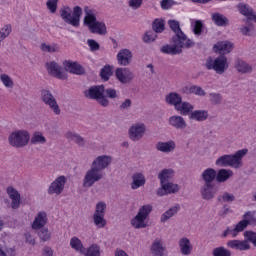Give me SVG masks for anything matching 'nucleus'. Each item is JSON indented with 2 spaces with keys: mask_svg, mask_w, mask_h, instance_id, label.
I'll return each mask as SVG.
<instances>
[{
  "mask_svg": "<svg viewBox=\"0 0 256 256\" xmlns=\"http://www.w3.org/2000/svg\"><path fill=\"white\" fill-rule=\"evenodd\" d=\"M65 183H67V178L65 176H59L50 184L48 195H61L65 189Z\"/></svg>",
  "mask_w": 256,
  "mask_h": 256,
  "instance_id": "nucleus-14",
  "label": "nucleus"
},
{
  "mask_svg": "<svg viewBox=\"0 0 256 256\" xmlns=\"http://www.w3.org/2000/svg\"><path fill=\"white\" fill-rule=\"evenodd\" d=\"M133 61V53L129 49H122L117 54V62L121 67H127L131 65Z\"/></svg>",
  "mask_w": 256,
  "mask_h": 256,
  "instance_id": "nucleus-17",
  "label": "nucleus"
},
{
  "mask_svg": "<svg viewBox=\"0 0 256 256\" xmlns=\"http://www.w3.org/2000/svg\"><path fill=\"white\" fill-rule=\"evenodd\" d=\"M181 209V206L179 204H176L174 207L168 209L161 215V223H167L171 217H175L177 213H179V210Z\"/></svg>",
  "mask_w": 256,
  "mask_h": 256,
  "instance_id": "nucleus-36",
  "label": "nucleus"
},
{
  "mask_svg": "<svg viewBox=\"0 0 256 256\" xmlns=\"http://www.w3.org/2000/svg\"><path fill=\"white\" fill-rule=\"evenodd\" d=\"M231 177H233V170L220 169L216 172V181L218 183H225V181L231 179Z\"/></svg>",
  "mask_w": 256,
  "mask_h": 256,
  "instance_id": "nucleus-37",
  "label": "nucleus"
},
{
  "mask_svg": "<svg viewBox=\"0 0 256 256\" xmlns=\"http://www.w3.org/2000/svg\"><path fill=\"white\" fill-rule=\"evenodd\" d=\"M249 225H251V221L247 219H243L236 224L235 228H236V231H239L241 233L242 231H245V229H247Z\"/></svg>",
  "mask_w": 256,
  "mask_h": 256,
  "instance_id": "nucleus-55",
  "label": "nucleus"
},
{
  "mask_svg": "<svg viewBox=\"0 0 256 256\" xmlns=\"http://www.w3.org/2000/svg\"><path fill=\"white\" fill-rule=\"evenodd\" d=\"M168 123L174 129H179L183 131V129H187V122L183 116L174 115L168 119Z\"/></svg>",
  "mask_w": 256,
  "mask_h": 256,
  "instance_id": "nucleus-25",
  "label": "nucleus"
},
{
  "mask_svg": "<svg viewBox=\"0 0 256 256\" xmlns=\"http://www.w3.org/2000/svg\"><path fill=\"white\" fill-rule=\"evenodd\" d=\"M81 15H83V9L81 6H75L72 12V26L79 27V22L81 21Z\"/></svg>",
  "mask_w": 256,
  "mask_h": 256,
  "instance_id": "nucleus-39",
  "label": "nucleus"
},
{
  "mask_svg": "<svg viewBox=\"0 0 256 256\" xmlns=\"http://www.w3.org/2000/svg\"><path fill=\"white\" fill-rule=\"evenodd\" d=\"M153 211V205L146 204L139 208L138 213L134 218L131 219L130 225L134 227V229H145L147 228V224L145 223V220L149 215H151V212Z\"/></svg>",
  "mask_w": 256,
  "mask_h": 256,
  "instance_id": "nucleus-6",
  "label": "nucleus"
},
{
  "mask_svg": "<svg viewBox=\"0 0 256 256\" xmlns=\"http://www.w3.org/2000/svg\"><path fill=\"white\" fill-rule=\"evenodd\" d=\"M215 184H204L200 188V195L204 201H211V199H215Z\"/></svg>",
  "mask_w": 256,
  "mask_h": 256,
  "instance_id": "nucleus-19",
  "label": "nucleus"
},
{
  "mask_svg": "<svg viewBox=\"0 0 256 256\" xmlns=\"http://www.w3.org/2000/svg\"><path fill=\"white\" fill-rule=\"evenodd\" d=\"M113 163V158L107 155H101L96 157L90 169H88L85 173V176L82 181V187L85 189H91L93 185L99 183L101 179H103V171L109 167Z\"/></svg>",
  "mask_w": 256,
  "mask_h": 256,
  "instance_id": "nucleus-1",
  "label": "nucleus"
},
{
  "mask_svg": "<svg viewBox=\"0 0 256 256\" xmlns=\"http://www.w3.org/2000/svg\"><path fill=\"white\" fill-rule=\"evenodd\" d=\"M152 29L156 33H163L165 31V21L155 19L152 24Z\"/></svg>",
  "mask_w": 256,
  "mask_h": 256,
  "instance_id": "nucleus-49",
  "label": "nucleus"
},
{
  "mask_svg": "<svg viewBox=\"0 0 256 256\" xmlns=\"http://www.w3.org/2000/svg\"><path fill=\"white\" fill-rule=\"evenodd\" d=\"M237 9L241 15H243L244 17H247L248 21H255L256 23V14L253 11V9L249 7V5L245 3H239L237 5Z\"/></svg>",
  "mask_w": 256,
  "mask_h": 256,
  "instance_id": "nucleus-23",
  "label": "nucleus"
},
{
  "mask_svg": "<svg viewBox=\"0 0 256 256\" xmlns=\"http://www.w3.org/2000/svg\"><path fill=\"white\" fill-rule=\"evenodd\" d=\"M173 5H178L177 1L175 0H162L160 2L161 9L167 11L173 7Z\"/></svg>",
  "mask_w": 256,
  "mask_h": 256,
  "instance_id": "nucleus-57",
  "label": "nucleus"
},
{
  "mask_svg": "<svg viewBox=\"0 0 256 256\" xmlns=\"http://www.w3.org/2000/svg\"><path fill=\"white\" fill-rule=\"evenodd\" d=\"M189 93L198 95L199 97H205V95H207L205 90H203V88H201V86H197V85L190 86Z\"/></svg>",
  "mask_w": 256,
  "mask_h": 256,
  "instance_id": "nucleus-52",
  "label": "nucleus"
},
{
  "mask_svg": "<svg viewBox=\"0 0 256 256\" xmlns=\"http://www.w3.org/2000/svg\"><path fill=\"white\" fill-rule=\"evenodd\" d=\"M44 225H47V213L39 212L32 224V229H43Z\"/></svg>",
  "mask_w": 256,
  "mask_h": 256,
  "instance_id": "nucleus-34",
  "label": "nucleus"
},
{
  "mask_svg": "<svg viewBox=\"0 0 256 256\" xmlns=\"http://www.w3.org/2000/svg\"><path fill=\"white\" fill-rule=\"evenodd\" d=\"M194 35H201L203 33V22L201 20H196L193 28Z\"/></svg>",
  "mask_w": 256,
  "mask_h": 256,
  "instance_id": "nucleus-61",
  "label": "nucleus"
},
{
  "mask_svg": "<svg viewBox=\"0 0 256 256\" xmlns=\"http://www.w3.org/2000/svg\"><path fill=\"white\" fill-rule=\"evenodd\" d=\"M212 255L213 256H231V250L223 246H219L213 249Z\"/></svg>",
  "mask_w": 256,
  "mask_h": 256,
  "instance_id": "nucleus-48",
  "label": "nucleus"
},
{
  "mask_svg": "<svg viewBox=\"0 0 256 256\" xmlns=\"http://www.w3.org/2000/svg\"><path fill=\"white\" fill-rule=\"evenodd\" d=\"M175 147H177V144L173 140L156 144L157 151H161V153H171V151H175Z\"/></svg>",
  "mask_w": 256,
  "mask_h": 256,
  "instance_id": "nucleus-29",
  "label": "nucleus"
},
{
  "mask_svg": "<svg viewBox=\"0 0 256 256\" xmlns=\"http://www.w3.org/2000/svg\"><path fill=\"white\" fill-rule=\"evenodd\" d=\"M249 153V150L247 148L238 150L235 152V154H226L221 157H219L215 165L217 167H233V169H240V167H243V157Z\"/></svg>",
  "mask_w": 256,
  "mask_h": 256,
  "instance_id": "nucleus-2",
  "label": "nucleus"
},
{
  "mask_svg": "<svg viewBox=\"0 0 256 256\" xmlns=\"http://www.w3.org/2000/svg\"><path fill=\"white\" fill-rule=\"evenodd\" d=\"M171 193H179V185L173 182H166L161 184V187L157 189L156 194L158 197H163L165 195H171Z\"/></svg>",
  "mask_w": 256,
  "mask_h": 256,
  "instance_id": "nucleus-18",
  "label": "nucleus"
},
{
  "mask_svg": "<svg viewBox=\"0 0 256 256\" xmlns=\"http://www.w3.org/2000/svg\"><path fill=\"white\" fill-rule=\"evenodd\" d=\"M115 77L120 83L127 85V83H131L135 79V74L129 68H117Z\"/></svg>",
  "mask_w": 256,
  "mask_h": 256,
  "instance_id": "nucleus-13",
  "label": "nucleus"
},
{
  "mask_svg": "<svg viewBox=\"0 0 256 256\" xmlns=\"http://www.w3.org/2000/svg\"><path fill=\"white\" fill-rule=\"evenodd\" d=\"M166 248L163 244V240L156 238L151 246H150V253L152 256H165Z\"/></svg>",
  "mask_w": 256,
  "mask_h": 256,
  "instance_id": "nucleus-21",
  "label": "nucleus"
},
{
  "mask_svg": "<svg viewBox=\"0 0 256 256\" xmlns=\"http://www.w3.org/2000/svg\"><path fill=\"white\" fill-rule=\"evenodd\" d=\"M7 194L9 196V199H11V207L13 209H19V207H21V194H19V191L9 186L7 188Z\"/></svg>",
  "mask_w": 256,
  "mask_h": 256,
  "instance_id": "nucleus-20",
  "label": "nucleus"
},
{
  "mask_svg": "<svg viewBox=\"0 0 256 256\" xmlns=\"http://www.w3.org/2000/svg\"><path fill=\"white\" fill-rule=\"evenodd\" d=\"M48 75L55 77L56 79H67V74L63 72V67H61L57 62L51 61L45 64Z\"/></svg>",
  "mask_w": 256,
  "mask_h": 256,
  "instance_id": "nucleus-12",
  "label": "nucleus"
},
{
  "mask_svg": "<svg viewBox=\"0 0 256 256\" xmlns=\"http://www.w3.org/2000/svg\"><path fill=\"white\" fill-rule=\"evenodd\" d=\"M201 179L204 181V184H213V181L217 179V170L213 168L205 169L201 174Z\"/></svg>",
  "mask_w": 256,
  "mask_h": 256,
  "instance_id": "nucleus-28",
  "label": "nucleus"
},
{
  "mask_svg": "<svg viewBox=\"0 0 256 256\" xmlns=\"http://www.w3.org/2000/svg\"><path fill=\"white\" fill-rule=\"evenodd\" d=\"M70 247L79 253H85V247H83V242L78 239L76 236L72 237L70 240Z\"/></svg>",
  "mask_w": 256,
  "mask_h": 256,
  "instance_id": "nucleus-42",
  "label": "nucleus"
},
{
  "mask_svg": "<svg viewBox=\"0 0 256 256\" xmlns=\"http://www.w3.org/2000/svg\"><path fill=\"white\" fill-rule=\"evenodd\" d=\"M84 25L88 27L90 33L94 35H107V26L104 22H100L97 20L95 14H93V10L89 7L84 8Z\"/></svg>",
  "mask_w": 256,
  "mask_h": 256,
  "instance_id": "nucleus-4",
  "label": "nucleus"
},
{
  "mask_svg": "<svg viewBox=\"0 0 256 256\" xmlns=\"http://www.w3.org/2000/svg\"><path fill=\"white\" fill-rule=\"evenodd\" d=\"M157 39L156 32L153 31H147L143 37L144 43H153Z\"/></svg>",
  "mask_w": 256,
  "mask_h": 256,
  "instance_id": "nucleus-56",
  "label": "nucleus"
},
{
  "mask_svg": "<svg viewBox=\"0 0 256 256\" xmlns=\"http://www.w3.org/2000/svg\"><path fill=\"white\" fill-rule=\"evenodd\" d=\"M73 11L69 6H63V8L60 10V17L63 19L64 23H67L68 25H73Z\"/></svg>",
  "mask_w": 256,
  "mask_h": 256,
  "instance_id": "nucleus-35",
  "label": "nucleus"
},
{
  "mask_svg": "<svg viewBox=\"0 0 256 256\" xmlns=\"http://www.w3.org/2000/svg\"><path fill=\"white\" fill-rule=\"evenodd\" d=\"M133 106V100L126 98L124 101H122L118 107L119 111H129L131 107Z\"/></svg>",
  "mask_w": 256,
  "mask_h": 256,
  "instance_id": "nucleus-53",
  "label": "nucleus"
},
{
  "mask_svg": "<svg viewBox=\"0 0 256 256\" xmlns=\"http://www.w3.org/2000/svg\"><path fill=\"white\" fill-rule=\"evenodd\" d=\"M244 241H246V243H252V245L256 247V232L251 230L245 231Z\"/></svg>",
  "mask_w": 256,
  "mask_h": 256,
  "instance_id": "nucleus-46",
  "label": "nucleus"
},
{
  "mask_svg": "<svg viewBox=\"0 0 256 256\" xmlns=\"http://www.w3.org/2000/svg\"><path fill=\"white\" fill-rule=\"evenodd\" d=\"M147 128L143 123H136L132 125L129 129V137L131 141H141L143 135H145Z\"/></svg>",
  "mask_w": 256,
  "mask_h": 256,
  "instance_id": "nucleus-15",
  "label": "nucleus"
},
{
  "mask_svg": "<svg viewBox=\"0 0 256 256\" xmlns=\"http://www.w3.org/2000/svg\"><path fill=\"white\" fill-rule=\"evenodd\" d=\"M235 69L238 71V73L242 74L251 73V71H253V68L251 65H249V63L239 58L235 61Z\"/></svg>",
  "mask_w": 256,
  "mask_h": 256,
  "instance_id": "nucleus-32",
  "label": "nucleus"
},
{
  "mask_svg": "<svg viewBox=\"0 0 256 256\" xmlns=\"http://www.w3.org/2000/svg\"><path fill=\"white\" fill-rule=\"evenodd\" d=\"M31 136H29V132L25 130H18L12 132L8 137V143L11 147H15L16 149H21L23 147H27L29 144V140Z\"/></svg>",
  "mask_w": 256,
  "mask_h": 256,
  "instance_id": "nucleus-7",
  "label": "nucleus"
},
{
  "mask_svg": "<svg viewBox=\"0 0 256 256\" xmlns=\"http://www.w3.org/2000/svg\"><path fill=\"white\" fill-rule=\"evenodd\" d=\"M38 237L45 243L51 240V233L49 232V229L42 228L38 231Z\"/></svg>",
  "mask_w": 256,
  "mask_h": 256,
  "instance_id": "nucleus-50",
  "label": "nucleus"
},
{
  "mask_svg": "<svg viewBox=\"0 0 256 256\" xmlns=\"http://www.w3.org/2000/svg\"><path fill=\"white\" fill-rule=\"evenodd\" d=\"M31 145H45L47 143V138L43 136L41 132H34L30 139Z\"/></svg>",
  "mask_w": 256,
  "mask_h": 256,
  "instance_id": "nucleus-40",
  "label": "nucleus"
},
{
  "mask_svg": "<svg viewBox=\"0 0 256 256\" xmlns=\"http://www.w3.org/2000/svg\"><path fill=\"white\" fill-rule=\"evenodd\" d=\"M105 209H107V204H105V202H99L96 205V209L94 214L96 215H105Z\"/></svg>",
  "mask_w": 256,
  "mask_h": 256,
  "instance_id": "nucleus-62",
  "label": "nucleus"
},
{
  "mask_svg": "<svg viewBox=\"0 0 256 256\" xmlns=\"http://www.w3.org/2000/svg\"><path fill=\"white\" fill-rule=\"evenodd\" d=\"M0 80L5 87H7L8 89H13L15 84L13 83V80L11 79V77H9V75L1 74Z\"/></svg>",
  "mask_w": 256,
  "mask_h": 256,
  "instance_id": "nucleus-51",
  "label": "nucleus"
},
{
  "mask_svg": "<svg viewBox=\"0 0 256 256\" xmlns=\"http://www.w3.org/2000/svg\"><path fill=\"white\" fill-rule=\"evenodd\" d=\"M172 178H173V169H163L158 174V179L160 181V185L169 183V180Z\"/></svg>",
  "mask_w": 256,
  "mask_h": 256,
  "instance_id": "nucleus-38",
  "label": "nucleus"
},
{
  "mask_svg": "<svg viewBox=\"0 0 256 256\" xmlns=\"http://www.w3.org/2000/svg\"><path fill=\"white\" fill-rule=\"evenodd\" d=\"M229 249H236V251H249L251 244L244 240H229L226 243Z\"/></svg>",
  "mask_w": 256,
  "mask_h": 256,
  "instance_id": "nucleus-22",
  "label": "nucleus"
},
{
  "mask_svg": "<svg viewBox=\"0 0 256 256\" xmlns=\"http://www.w3.org/2000/svg\"><path fill=\"white\" fill-rule=\"evenodd\" d=\"M103 97L105 98V101H103V107H109L111 99L112 101H115V99H119V90L115 88H106L104 86V93Z\"/></svg>",
  "mask_w": 256,
  "mask_h": 256,
  "instance_id": "nucleus-24",
  "label": "nucleus"
},
{
  "mask_svg": "<svg viewBox=\"0 0 256 256\" xmlns=\"http://www.w3.org/2000/svg\"><path fill=\"white\" fill-rule=\"evenodd\" d=\"M251 31H253V24H250L249 26H242L240 28V33L245 37L251 36Z\"/></svg>",
  "mask_w": 256,
  "mask_h": 256,
  "instance_id": "nucleus-63",
  "label": "nucleus"
},
{
  "mask_svg": "<svg viewBox=\"0 0 256 256\" xmlns=\"http://www.w3.org/2000/svg\"><path fill=\"white\" fill-rule=\"evenodd\" d=\"M143 5V0H130L129 1V7L132 9H139Z\"/></svg>",
  "mask_w": 256,
  "mask_h": 256,
  "instance_id": "nucleus-64",
  "label": "nucleus"
},
{
  "mask_svg": "<svg viewBox=\"0 0 256 256\" xmlns=\"http://www.w3.org/2000/svg\"><path fill=\"white\" fill-rule=\"evenodd\" d=\"M214 49L215 53L226 55L227 53H231L233 51V43L229 41L218 42L214 45Z\"/></svg>",
  "mask_w": 256,
  "mask_h": 256,
  "instance_id": "nucleus-26",
  "label": "nucleus"
},
{
  "mask_svg": "<svg viewBox=\"0 0 256 256\" xmlns=\"http://www.w3.org/2000/svg\"><path fill=\"white\" fill-rule=\"evenodd\" d=\"M165 101L167 105L174 107L175 111H178L180 115L187 116L193 109H195L191 103L187 101L183 102V96L177 92L168 93L165 96Z\"/></svg>",
  "mask_w": 256,
  "mask_h": 256,
  "instance_id": "nucleus-3",
  "label": "nucleus"
},
{
  "mask_svg": "<svg viewBox=\"0 0 256 256\" xmlns=\"http://www.w3.org/2000/svg\"><path fill=\"white\" fill-rule=\"evenodd\" d=\"M146 182L147 180L145 179V176L143 175V173L141 172L135 173L132 176L131 189L133 190L139 189V187H143V185H145Z\"/></svg>",
  "mask_w": 256,
  "mask_h": 256,
  "instance_id": "nucleus-31",
  "label": "nucleus"
},
{
  "mask_svg": "<svg viewBox=\"0 0 256 256\" xmlns=\"http://www.w3.org/2000/svg\"><path fill=\"white\" fill-rule=\"evenodd\" d=\"M87 45L90 48V51H92V53H95V51H99V49H101V45L99 44V42L93 39H88Z\"/></svg>",
  "mask_w": 256,
  "mask_h": 256,
  "instance_id": "nucleus-59",
  "label": "nucleus"
},
{
  "mask_svg": "<svg viewBox=\"0 0 256 256\" xmlns=\"http://www.w3.org/2000/svg\"><path fill=\"white\" fill-rule=\"evenodd\" d=\"M59 3V0H48L46 2L47 9L50 10V13H57V4Z\"/></svg>",
  "mask_w": 256,
  "mask_h": 256,
  "instance_id": "nucleus-60",
  "label": "nucleus"
},
{
  "mask_svg": "<svg viewBox=\"0 0 256 256\" xmlns=\"http://www.w3.org/2000/svg\"><path fill=\"white\" fill-rule=\"evenodd\" d=\"M41 50L44 51L45 53H57L59 51V47H57V45L51 46V45L42 43Z\"/></svg>",
  "mask_w": 256,
  "mask_h": 256,
  "instance_id": "nucleus-58",
  "label": "nucleus"
},
{
  "mask_svg": "<svg viewBox=\"0 0 256 256\" xmlns=\"http://www.w3.org/2000/svg\"><path fill=\"white\" fill-rule=\"evenodd\" d=\"M206 69L208 71H215L218 75H223L225 70L229 68V64H227V57L225 55L218 56L215 60L212 57H208L206 60Z\"/></svg>",
  "mask_w": 256,
  "mask_h": 256,
  "instance_id": "nucleus-8",
  "label": "nucleus"
},
{
  "mask_svg": "<svg viewBox=\"0 0 256 256\" xmlns=\"http://www.w3.org/2000/svg\"><path fill=\"white\" fill-rule=\"evenodd\" d=\"M113 75V66L107 64L100 70V77L104 81H109Z\"/></svg>",
  "mask_w": 256,
  "mask_h": 256,
  "instance_id": "nucleus-41",
  "label": "nucleus"
},
{
  "mask_svg": "<svg viewBox=\"0 0 256 256\" xmlns=\"http://www.w3.org/2000/svg\"><path fill=\"white\" fill-rule=\"evenodd\" d=\"M68 138L72 139L79 147H85V138L81 135L70 132Z\"/></svg>",
  "mask_w": 256,
  "mask_h": 256,
  "instance_id": "nucleus-45",
  "label": "nucleus"
},
{
  "mask_svg": "<svg viewBox=\"0 0 256 256\" xmlns=\"http://www.w3.org/2000/svg\"><path fill=\"white\" fill-rule=\"evenodd\" d=\"M170 43L160 48L161 53L164 55H181L183 49H191L195 47V42H186L183 40H177V38H171Z\"/></svg>",
  "mask_w": 256,
  "mask_h": 256,
  "instance_id": "nucleus-5",
  "label": "nucleus"
},
{
  "mask_svg": "<svg viewBox=\"0 0 256 256\" xmlns=\"http://www.w3.org/2000/svg\"><path fill=\"white\" fill-rule=\"evenodd\" d=\"M210 102L212 105H221L223 96L220 93H210Z\"/></svg>",
  "mask_w": 256,
  "mask_h": 256,
  "instance_id": "nucleus-54",
  "label": "nucleus"
},
{
  "mask_svg": "<svg viewBox=\"0 0 256 256\" xmlns=\"http://www.w3.org/2000/svg\"><path fill=\"white\" fill-rule=\"evenodd\" d=\"M85 256H101V247L97 244H92L90 247L85 250V253H82Z\"/></svg>",
  "mask_w": 256,
  "mask_h": 256,
  "instance_id": "nucleus-43",
  "label": "nucleus"
},
{
  "mask_svg": "<svg viewBox=\"0 0 256 256\" xmlns=\"http://www.w3.org/2000/svg\"><path fill=\"white\" fill-rule=\"evenodd\" d=\"M189 119L191 121H198L202 123L203 121H207L209 119V111L207 110H192L189 113Z\"/></svg>",
  "mask_w": 256,
  "mask_h": 256,
  "instance_id": "nucleus-27",
  "label": "nucleus"
},
{
  "mask_svg": "<svg viewBox=\"0 0 256 256\" xmlns=\"http://www.w3.org/2000/svg\"><path fill=\"white\" fill-rule=\"evenodd\" d=\"M104 93L105 85H94L91 86L88 90L84 91V97H86V99H92L93 101H96L100 107H103V101H105V98L103 97Z\"/></svg>",
  "mask_w": 256,
  "mask_h": 256,
  "instance_id": "nucleus-9",
  "label": "nucleus"
},
{
  "mask_svg": "<svg viewBox=\"0 0 256 256\" xmlns=\"http://www.w3.org/2000/svg\"><path fill=\"white\" fill-rule=\"evenodd\" d=\"M93 221L98 229H103L107 225V220H105V215L103 214H93Z\"/></svg>",
  "mask_w": 256,
  "mask_h": 256,
  "instance_id": "nucleus-44",
  "label": "nucleus"
},
{
  "mask_svg": "<svg viewBox=\"0 0 256 256\" xmlns=\"http://www.w3.org/2000/svg\"><path fill=\"white\" fill-rule=\"evenodd\" d=\"M212 21L217 27H227L229 25V18L219 12L212 14Z\"/></svg>",
  "mask_w": 256,
  "mask_h": 256,
  "instance_id": "nucleus-30",
  "label": "nucleus"
},
{
  "mask_svg": "<svg viewBox=\"0 0 256 256\" xmlns=\"http://www.w3.org/2000/svg\"><path fill=\"white\" fill-rule=\"evenodd\" d=\"M179 247L182 255H191V251H193L191 241L187 237H184L179 240Z\"/></svg>",
  "mask_w": 256,
  "mask_h": 256,
  "instance_id": "nucleus-33",
  "label": "nucleus"
},
{
  "mask_svg": "<svg viewBox=\"0 0 256 256\" xmlns=\"http://www.w3.org/2000/svg\"><path fill=\"white\" fill-rule=\"evenodd\" d=\"M217 201L220 203H233V201H235V195L229 192H224L222 195L217 197Z\"/></svg>",
  "mask_w": 256,
  "mask_h": 256,
  "instance_id": "nucleus-47",
  "label": "nucleus"
},
{
  "mask_svg": "<svg viewBox=\"0 0 256 256\" xmlns=\"http://www.w3.org/2000/svg\"><path fill=\"white\" fill-rule=\"evenodd\" d=\"M168 25L173 31L174 35L172 36V39H177L179 41H186L188 43H194L193 40L189 39L187 35L181 30V25L179 24V21L177 20H169Z\"/></svg>",
  "mask_w": 256,
  "mask_h": 256,
  "instance_id": "nucleus-11",
  "label": "nucleus"
},
{
  "mask_svg": "<svg viewBox=\"0 0 256 256\" xmlns=\"http://www.w3.org/2000/svg\"><path fill=\"white\" fill-rule=\"evenodd\" d=\"M40 99L44 105H47L49 109L53 111L55 115H61V108L57 103V99L55 98V96H53V93H51L47 89H42L40 91Z\"/></svg>",
  "mask_w": 256,
  "mask_h": 256,
  "instance_id": "nucleus-10",
  "label": "nucleus"
},
{
  "mask_svg": "<svg viewBox=\"0 0 256 256\" xmlns=\"http://www.w3.org/2000/svg\"><path fill=\"white\" fill-rule=\"evenodd\" d=\"M63 67L67 73H72V75H85V68L78 62L65 60L63 62Z\"/></svg>",
  "mask_w": 256,
  "mask_h": 256,
  "instance_id": "nucleus-16",
  "label": "nucleus"
}]
</instances>
